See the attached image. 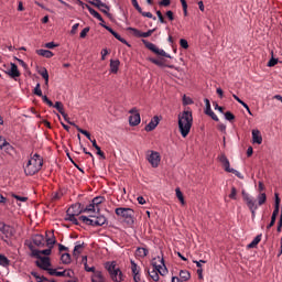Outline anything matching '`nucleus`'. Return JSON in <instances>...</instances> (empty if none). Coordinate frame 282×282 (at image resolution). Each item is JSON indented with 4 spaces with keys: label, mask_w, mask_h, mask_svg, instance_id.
<instances>
[{
    "label": "nucleus",
    "mask_w": 282,
    "mask_h": 282,
    "mask_svg": "<svg viewBox=\"0 0 282 282\" xmlns=\"http://www.w3.org/2000/svg\"><path fill=\"white\" fill-rule=\"evenodd\" d=\"M205 113L206 116H210L215 120V122H219V118L217 117V115H215L213 109H210V100L208 99H205Z\"/></svg>",
    "instance_id": "13"
},
{
    "label": "nucleus",
    "mask_w": 282,
    "mask_h": 282,
    "mask_svg": "<svg viewBox=\"0 0 282 282\" xmlns=\"http://www.w3.org/2000/svg\"><path fill=\"white\" fill-rule=\"evenodd\" d=\"M1 151H4L9 155H12V153H14V148H12V145L7 142L6 145L1 148Z\"/></svg>",
    "instance_id": "30"
},
{
    "label": "nucleus",
    "mask_w": 282,
    "mask_h": 282,
    "mask_svg": "<svg viewBox=\"0 0 282 282\" xmlns=\"http://www.w3.org/2000/svg\"><path fill=\"white\" fill-rule=\"evenodd\" d=\"M86 8H87L88 12H90V14H91L93 17H95V18L98 17V12H97L96 10L91 9V7L86 6Z\"/></svg>",
    "instance_id": "57"
},
{
    "label": "nucleus",
    "mask_w": 282,
    "mask_h": 282,
    "mask_svg": "<svg viewBox=\"0 0 282 282\" xmlns=\"http://www.w3.org/2000/svg\"><path fill=\"white\" fill-rule=\"evenodd\" d=\"M37 72H39V74H41V76H42V78H44V80H47V78H50V73H47V68H42Z\"/></svg>",
    "instance_id": "40"
},
{
    "label": "nucleus",
    "mask_w": 282,
    "mask_h": 282,
    "mask_svg": "<svg viewBox=\"0 0 282 282\" xmlns=\"http://www.w3.org/2000/svg\"><path fill=\"white\" fill-rule=\"evenodd\" d=\"M232 98H235V100H237V102H239V105H242V107H245L248 111V113L250 116H252V111H250V107H248V104H245L243 100H241L239 97H237V95H232Z\"/></svg>",
    "instance_id": "28"
},
{
    "label": "nucleus",
    "mask_w": 282,
    "mask_h": 282,
    "mask_svg": "<svg viewBox=\"0 0 282 282\" xmlns=\"http://www.w3.org/2000/svg\"><path fill=\"white\" fill-rule=\"evenodd\" d=\"M252 142L253 144H261L263 142V137H261V131L252 130Z\"/></svg>",
    "instance_id": "15"
},
{
    "label": "nucleus",
    "mask_w": 282,
    "mask_h": 282,
    "mask_svg": "<svg viewBox=\"0 0 282 282\" xmlns=\"http://www.w3.org/2000/svg\"><path fill=\"white\" fill-rule=\"evenodd\" d=\"M183 105H193V99L191 97L183 96Z\"/></svg>",
    "instance_id": "49"
},
{
    "label": "nucleus",
    "mask_w": 282,
    "mask_h": 282,
    "mask_svg": "<svg viewBox=\"0 0 282 282\" xmlns=\"http://www.w3.org/2000/svg\"><path fill=\"white\" fill-rule=\"evenodd\" d=\"M106 268L109 274H112L113 272H116V270H118V268L116 267V262L107 263Z\"/></svg>",
    "instance_id": "35"
},
{
    "label": "nucleus",
    "mask_w": 282,
    "mask_h": 282,
    "mask_svg": "<svg viewBox=\"0 0 282 282\" xmlns=\"http://www.w3.org/2000/svg\"><path fill=\"white\" fill-rule=\"evenodd\" d=\"M112 281L120 282L122 281V271L117 268L112 273H110Z\"/></svg>",
    "instance_id": "20"
},
{
    "label": "nucleus",
    "mask_w": 282,
    "mask_h": 282,
    "mask_svg": "<svg viewBox=\"0 0 282 282\" xmlns=\"http://www.w3.org/2000/svg\"><path fill=\"white\" fill-rule=\"evenodd\" d=\"M281 206V198H279V194L275 193V207Z\"/></svg>",
    "instance_id": "63"
},
{
    "label": "nucleus",
    "mask_w": 282,
    "mask_h": 282,
    "mask_svg": "<svg viewBox=\"0 0 282 282\" xmlns=\"http://www.w3.org/2000/svg\"><path fill=\"white\" fill-rule=\"evenodd\" d=\"M242 199L243 202H246L249 210L251 212L252 218H254L257 215V208H258L257 203L254 202L252 196L246 193V191H242Z\"/></svg>",
    "instance_id": "5"
},
{
    "label": "nucleus",
    "mask_w": 282,
    "mask_h": 282,
    "mask_svg": "<svg viewBox=\"0 0 282 282\" xmlns=\"http://www.w3.org/2000/svg\"><path fill=\"white\" fill-rule=\"evenodd\" d=\"M137 257L144 259L149 254V250L147 248H138L135 251Z\"/></svg>",
    "instance_id": "26"
},
{
    "label": "nucleus",
    "mask_w": 282,
    "mask_h": 282,
    "mask_svg": "<svg viewBox=\"0 0 282 282\" xmlns=\"http://www.w3.org/2000/svg\"><path fill=\"white\" fill-rule=\"evenodd\" d=\"M79 219L80 221H84V224H87V226H105V224H107V218H105V216H80Z\"/></svg>",
    "instance_id": "4"
},
{
    "label": "nucleus",
    "mask_w": 282,
    "mask_h": 282,
    "mask_svg": "<svg viewBox=\"0 0 282 282\" xmlns=\"http://www.w3.org/2000/svg\"><path fill=\"white\" fill-rule=\"evenodd\" d=\"M83 263H84V265H85L86 272H94V273L96 272L94 267H90V268L87 267V257H84V258H83Z\"/></svg>",
    "instance_id": "42"
},
{
    "label": "nucleus",
    "mask_w": 282,
    "mask_h": 282,
    "mask_svg": "<svg viewBox=\"0 0 282 282\" xmlns=\"http://www.w3.org/2000/svg\"><path fill=\"white\" fill-rule=\"evenodd\" d=\"M129 32H132V34L134 36H137L138 39H141L142 36V31L138 30V29H133V28H128L127 29Z\"/></svg>",
    "instance_id": "37"
},
{
    "label": "nucleus",
    "mask_w": 282,
    "mask_h": 282,
    "mask_svg": "<svg viewBox=\"0 0 282 282\" xmlns=\"http://www.w3.org/2000/svg\"><path fill=\"white\" fill-rule=\"evenodd\" d=\"M41 166H43V159L39 154H34L31 160H29L24 173L26 175H35V173H39L41 171Z\"/></svg>",
    "instance_id": "2"
},
{
    "label": "nucleus",
    "mask_w": 282,
    "mask_h": 282,
    "mask_svg": "<svg viewBox=\"0 0 282 282\" xmlns=\"http://www.w3.org/2000/svg\"><path fill=\"white\" fill-rule=\"evenodd\" d=\"M261 241V235L257 236L251 243L248 245V248H257L259 242Z\"/></svg>",
    "instance_id": "33"
},
{
    "label": "nucleus",
    "mask_w": 282,
    "mask_h": 282,
    "mask_svg": "<svg viewBox=\"0 0 282 282\" xmlns=\"http://www.w3.org/2000/svg\"><path fill=\"white\" fill-rule=\"evenodd\" d=\"M68 213L72 212L75 217H78L83 213V209L80 208V203H76L75 205L70 206L68 209Z\"/></svg>",
    "instance_id": "17"
},
{
    "label": "nucleus",
    "mask_w": 282,
    "mask_h": 282,
    "mask_svg": "<svg viewBox=\"0 0 282 282\" xmlns=\"http://www.w3.org/2000/svg\"><path fill=\"white\" fill-rule=\"evenodd\" d=\"M131 270H132V273L133 274H138V273H140V271H138V264H135V262L134 261H131Z\"/></svg>",
    "instance_id": "52"
},
{
    "label": "nucleus",
    "mask_w": 282,
    "mask_h": 282,
    "mask_svg": "<svg viewBox=\"0 0 282 282\" xmlns=\"http://www.w3.org/2000/svg\"><path fill=\"white\" fill-rule=\"evenodd\" d=\"M31 250V257H35L36 259H41V257H43V254H45V257L52 254V249L48 247V249L45 250H36L34 249V247H30Z\"/></svg>",
    "instance_id": "11"
},
{
    "label": "nucleus",
    "mask_w": 282,
    "mask_h": 282,
    "mask_svg": "<svg viewBox=\"0 0 282 282\" xmlns=\"http://www.w3.org/2000/svg\"><path fill=\"white\" fill-rule=\"evenodd\" d=\"M225 118H226V120L231 121L235 119V115H232V112H230V111H227V112H225Z\"/></svg>",
    "instance_id": "55"
},
{
    "label": "nucleus",
    "mask_w": 282,
    "mask_h": 282,
    "mask_svg": "<svg viewBox=\"0 0 282 282\" xmlns=\"http://www.w3.org/2000/svg\"><path fill=\"white\" fill-rule=\"evenodd\" d=\"M279 63V58L271 57V59L268 62V67H274Z\"/></svg>",
    "instance_id": "47"
},
{
    "label": "nucleus",
    "mask_w": 282,
    "mask_h": 282,
    "mask_svg": "<svg viewBox=\"0 0 282 282\" xmlns=\"http://www.w3.org/2000/svg\"><path fill=\"white\" fill-rule=\"evenodd\" d=\"M268 197L265 196V193H260L258 195V206H263V204L267 202Z\"/></svg>",
    "instance_id": "31"
},
{
    "label": "nucleus",
    "mask_w": 282,
    "mask_h": 282,
    "mask_svg": "<svg viewBox=\"0 0 282 282\" xmlns=\"http://www.w3.org/2000/svg\"><path fill=\"white\" fill-rule=\"evenodd\" d=\"M46 272H48V274H51V276H54V275L56 276L58 271H56V269H50L48 268V269H46Z\"/></svg>",
    "instance_id": "61"
},
{
    "label": "nucleus",
    "mask_w": 282,
    "mask_h": 282,
    "mask_svg": "<svg viewBox=\"0 0 282 282\" xmlns=\"http://www.w3.org/2000/svg\"><path fill=\"white\" fill-rule=\"evenodd\" d=\"M180 45L181 47H183V50H188V41H186L185 39L180 40Z\"/></svg>",
    "instance_id": "48"
},
{
    "label": "nucleus",
    "mask_w": 282,
    "mask_h": 282,
    "mask_svg": "<svg viewBox=\"0 0 282 282\" xmlns=\"http://www.w3.org/2000/svg\"><path fill=\"white\" fill-rule=\"evenodd\" d=\"M82 252H83V245L75 246L73 251L74 257H78V254H80Z\"/></svg>",
    "instance_id": "38"
},
{
    "label": "nucleus",
    "mask_w": 282,
    "mask_h": 282,
    "mask_svg": "<svg viewBox=\"0 0 282 282\" xmlns=\"http://www.w3.org/2000/svg\"><path fill=\"white\" fill-rule=\"evenodd\" d=\"M8 74L9 76H11V78H19V76H21V73L19 72V67L17 66V64H11V69Z\"/></svg>",
    "instance_id": "19"
},
{
    "label": "nucleus",
    "mask_w": 282,
    "mask_h": 282,
    "mask_svg": "<svg viewBox=\"0 0 282 282\" xmlns=\"http://www.w3.org/2000/svg\"><path fill=\"white\" fill-rule=\"evenodd\" d=\"M54 243H56V239H54V238H47L46 239V246L48 248L53 249L54 248Z\"/></svg>",
    "instance_id": "46"
},
{
    "label": "nucleus",
    "mask_w": 282,
    "mask_h": 282,
    "mask_svg": "<svg viewBox=\"0 0 282 282\" xmlns=\"http://www.w3.org/2000/svg\"><path fill=\"white\" fill-rule=\"evenodd\" d=\"M166 17L170 21H174L175 17L173 15V11H167Z\"/></svg>",
    "instance_id": "62"
},
{
    "label": "nucleus",
    "mask_w": 282,
    "mask_h": 282,
    "mask_svg": "<svg viewBox=\"0 0 282 282\" xmlns=\"http://www.w3.org/2000/svg\"><path fill=\"white\" fill-rule=\"evenodd\" d=\"M142 43L145 45V47H148V50H150L151 52H155L158 51V46H155V44L147 41V40H142Z\"/></svg>",
    "instance_id": "27"
},
{
    "label": "nucleus",
    "mask_w": 282,
    "mask_h": 282,
    "mask_svg": "<svg viewBox=\"0 0 282 282\" xmlns=\"http://www.w3.org/2000/svg\"><path fill=\"white\" fill-rule=\"evenodd\" d=\"M89 33V28H85L82 32H80V39H85V36H87V34Z\"/></svg>",
    "instance_id": "58"
},
{
    "label": "nucleus",
    "mask_w": 282,
    "mask_h": 282,
    "mask_svg": "<svg viewBox=\"0 0 282 282\" xmlns=\"http://www.w3.org/2000/svg\"><path fill=\"white\" fill-rule=\"evenodd\" d=\"M32 276H34V279L37 281V282H43V281H47V279L45 276H41L39 275L37 272H31Z\"/></svg>",
    "instance_id": "39"
},
{
    "label": "nucleus",
    "mask_w": 282,
    "mask_h": 282,
    "mask_svg": "<svg viewBox=\"0 0 282 282\" xmlns=\"http://www.w3.org/2000/svg\"><path fill=\"white\" fill-rule=\"evenodd\" d=\"M44 47H47V50H54V47H58V44H55L54 42H48L44 45Z\"/></svg>",
    "instance_id": "53"
},
{
    "label": "nucleus",
    "mask_w": 282,
    "mask_h": 282,
    "mask_svg": "<svg viewBox=\"0 0 282 282\" xmlns=\"http://www.w3.org/2000/svg\"><path fill=\"white\" fill-rule=\"evenodd\" d=\"M102 202H105V197L102 196H97L93 199V204L95 205V207L98 208V206H100V204H102Z\"/></svg>",
    "instance_id": "34"
},
{
    "label": "nucleus",
    "mask_w": 282,
    "mask_h": 282,
    "mask_svg": "<svg viewBox=\"0 0 282 282\" xmlns=\"http://www.w3.org/2000/svg\"><path fill=\"white\" fill-rule=\"evenodd\" d=\"M8 258H6L3 254H0V265H8Z\"/></svg>",
    "instance_id": "50"
},
{
    "label": "nucleus",
    "mask_w": 282,
    "mask_h": 282,
    "mask_svg": "<svg viewBox=\"0 0 282 282\" xmlns=\"http://www.w3.org/2000/svg\"><path fill=\"white\" fill-rule=\"evenodd\" d=\"M2 235H4L7 238L12 237L14 235V229L7 225V227H4V231H2Z\"/></svg>",
    "instance_id": "29"
},
{
    "label": "nucleus",
    "mask_w": 282,
    "mask_h": 282,
    "mask_svg": "<svg viewBox=\"0 0 282 282\" xmlns=\"http://www.w3.org/2000/svg\"><path fill=\"white\" fill-rule=\"evenodd\" d=\"M36 54H39V56H44V58H52V56H54V53L47 50H37Z\"/></svg>",
    "instance_id": "24"
},
{
    "label": "nucleus",
    "mask_w": 282,
    "mask_h": 282,
    "mask_svg": "<svg viewBox=\"0 0 282 282\" xmlns=\"http://www.w3.org/2000/svg\"><path fill=\"white\" fill-rule=\"evenodd\" d=\"M83 213H100V207H97L94 203L83 209Z\"/></svg>",
    "instance_id": "25"
},
{
    "label": "nucleus",
    "mask_w": 282,
    "mask_h": 282,
    "mask_svg": "<svg viewBox=\"0 0 282 282\" xmlns=\"http://www.w3.org/2000/svg\"><path fill=\"white\" fill-rule=\"evenodd\" d=\"M91 282H105V276L102 275V272L95 271L91 276Z\"/></svg>",
    "instance_id": "22"
},
{
    "label": "nucleus",
    "mask_w": 282,
    "mask_h": 282,
    "mask_svg": "<svg viewBox=\"0 0 282 282\" xmlns=\"http://www.w3.org/2000/svg\"><path fill=\"white\" fill-rule=\"evenodd\" d=\"M230 199H237V188L231 187V193L229 194Z\"/></svg>",
    "instance_id": "54"
},
{
    "label": "nucleus",
    "mask_w": 282,
    "mask_h": 282,
    "mask_svg": "<svg viewBox=\"0 0 282 282\" xmlns=\"http://www.w3.org/2000/svg\"><path fill=\"white\" fill-rule=\"evenodd\" d=\"M159 6H163L164 8H169L171 6V0H161Z\"/></svg>",
    "instance_id": "56"
},
{
    "label": "nucleus",
    "mask_w": 282,
    "mask_h": 282,
    "mask_svg": "<svg viewBox=\"0 0 282 282\" xmlns=\"http://www.w3.org/2000/svg\"><path fill=\"white\" fill-rule=\"evenodd\" d=\"M155 29L149 30L148 32H141V39H149L153 34Z\"/></svg>",
    "instance_id": "43"
},
{
    "label": "nucleus",
    "mask_w": 282,
    "mask_h": 282,
    "mask_svg": "<svg viewBox=\"0 0 282 282\" xmlns=\"http://www.w3.org/2000/svg\"><path fill=\"white\" fill-rule=\"evenodd\" d=\"M116 215L123 219L124 223L128 224V226H132L134 224L133 216L135 215V212L131 208H124L119 207L115 210Z\"/></svg>",
    "instance_id": "3"
},
{
    "label": "nucleus",
    "mask_w": 282,
    "mask_h": 282,
    "mask_svg": "<svg viewBox=\"0 0 282 282\" xmlns=\"http://www.w3.org/2000/svg\"><path fill=\"white\" fill-rule=\"evenodd\" d=\"M53 107L57 109V111L61 113V116H63L66 122H69V117L67 116V113H65V108L63 107V102L56 101Z\"/></svg>",
    "instance_id": "14"
},
{
    "label": "nucleus",
    "mask_w": 282,
    "mask_h": 282,
    "mask_svg": "<svg viewBox=\"0 0 282 282\" xmlns=\"http://www.w3.org/2000/svg\"><path fill=\"white\" fill-rule=\"evenodd\" d=\"M160 124V118L158 116L153 117V119L147 124L145 131H153L155 127Z\"/></svg>",
    "instance_id": "16"
},
{
    "label": "nucleus",
    "mask_w": 282,
    "mask_h": 282,
    "mask_svg": "<svg viewBox=\"0 0 282 282\" xmlns=\"http://www.w3.org/2000/svg\"><path fill=\"white\" fill-rule=\"evenodd\" d=\"M152 265L156 269L161 276H166V274H169V269H166V264H164V259H161L160 257L155 258L152 261Z\"/></svg>",
    "instance_id": "7"
},
{
    "label": "nucleus",
    "mask_w": 282,
    "mask_h": 282,
    "mask_svg": "<svg viewBox=\"0 0 282 282\" xmlns=\"http://www.w3.org/2000/svg\"><path fill=\"white\" fill-rule=\"evenodd\" d=\"M33 243L39 248H43V246H45V238L43 237V235H35L33 237Z\"/></svg>",
    "instance_id": "18"
},
{
    "label": "nucleus",
    "mask_w": 282,
    "mask_h": 282,
    "mask_svg": "<svg viewBox=\"0 0 282 282\" xmlns=\"http://www.w3.org/2000/svg\"><path fill=\"white\" fill-rule=\"evenodd\" d=\"M12 197H14V199H18V202H25L28 199V197H22L15 194H12Z\"/></svg>",
    "instance_id": "59"
},
{
    "label": "nucleus",
    "mask_w": 282,
    "mask_h": 282,
    "mask_svg": "<svg viewBox=\"0 0 282 282\" xmlns=\"http://www.w3.org/2000/svg\"><path fill=\"white\" fill-rule=\"evenodd\" d=\"M129 113H131L132 116L129 117V124L130 127H138V124H140V112H138V108H132L131 110H129Z\"/></svg>",
    "instance_id": "9"
},
{
    "label": "nucleus",
    "mask_w": 282,
    "mask_h": 282,
    "mask_svg": "<svg viewBox=\"0 0 282 282\" xmlns=\"http://www.w3.org/2000/svg\"><path fill=\"white\" fill-rule=\"evenodd\" d=\"M154 54H158L159 56H165V58H171V55L166 54L164 50L156 48Z\"/></svg>",
    "instance_id": "45"
},
{
    "label": "nucleus",
    "mask_w": 282,
    "mask_h": 282,
    "mask_svg": "<svg viewBox=\"0 0 282 282\" xmlns=\"http://www.w3.org/2000/svg\"><path fill=\"white\" fill-rule=\"evenodd\" d=\"M148 273H149V276L154 281H160V273L158 272V269L155 267H152V269H149Z\"/></svg>",
    "instance_id": "21"
},
{
    "label": "nucleus",
    "mask_w": 282,
    "mask_h": 282,
    "mask_svg": "<svg viewBox=\"0 0 282 282\" xmlns=\"http://www.w3.org/2000/svg\"><path fill=\"white\" fill-rule=\"evenodd\" d=\"M33 94H35V96H43V91L41 90V84H36Z\"/></svg>",
    "instance_id": "44"
},
{
    "label": "nucleus",
    "mask_w": 282,
    "mask_h": 282,
    "mask_svg": "<svg viewBox=\"0 0 282 282\" xmlns=\"http://www.w3.org/2000/svg\"><path fill=\"white\" fill-rule=\"evenodd\" d=\"M180 276L183 281H188V279H191V273L188 271L181 270Z\"/></svg>",
    "instance_id": "36"
},
{
    "label": "nucleus",
    "mask_w": 282,
    "mask_h": 282,
    "mask_svg": "<svg viewBox=\"0 0 282 282\" xmlns=\"http://www.w3.org/2000/svg\"><path fill=\"white\" fill-rule=\"evenodd\" d=\"M218 160H219V162H221V164L225 167V171H227V173H234V175H236L240 180H243V175H241V173H239V171H237L235 169H230V161H228V158H226V154H221L218 158Z\"/></svg>",
    "instance_id": "6"
},
{
    "label": "nucleus",
    "mask_w": 282,
    "mask_h": 282,
    "mask_svg": "<svg viewBox=\"0 0 282 282\" xmlns=\"http://www.w3.org/2000/svg\"><path fill=\"white\" fill-rule=\"evenodd\" d=\"M175 193L178 202H181V204L184 206V204H186V202L184 200V194H182V191L180 188H176Z\"/></svg>",
    "instance_id": "32"
},
{
    "label": "nucleus",
    "mask_w": 282,
    "mask_h": 282,
    "mask_svg": "<svg viewBox=\"0 0 282 282\" xmlns=\"http://www.w3.org/2000/svg\"><path fill=\"white\" fill-rule=\"evenodd\" d=\"M61 259H62V262L66 264L72 262V257L69 256V253L62 254Z\"/></svg>",
    "instance_id": "41"
},
{
    "label": "nucleus",
    "mask_w": 282,
    "mask_h": 282,
    "mask_svg": "<svg viewBox=\"0 0 282 282\" xmlns=\"http://www.w3.org/2000/svg\"><path fill=\"white\" fill-rule=\"evenodd\" d=\"M64 276L68 279H74V271L72 270H64Z\"/></svg>",
    "instance_id": "51"
},
{
    "label": "nucleus",
    "mask_w": 282,
    "mask_h": 282,
    "mask_svg": "<svg viewBox=\"0 0 282 282\" xmlns=\"http://www.w3.org/2000/svg\"><path fill=\"white\" fill-rule=\"evenodd\" d=\"M37 259L39 260L35 263L37 268H41L42 270H47L52 265L48 257H40Z\"/></svg>",
    "instance_id": "12"
},
{
    "label": "nucleus",
    "mask_w": 282,
    "mask_h": 282,
    "mask_svg": "<svg viewBox=\"0 0 282 282\" xmlns=\"http://www.w3.org/2000/svg\"><path fill=\"white\" fill-rule=\"evenodd\" d=\"M120 67V61L118 59H111L110 61V72L112 74H118V68Z\"/></svg>",
    "instance_id": "23"
},
{
    "label": "nucleus",
    "mask_w": 282,
    "mask_h": 282,
    "mask_svg": "<svg viewBox=\"0 0 282 282\" xmlns=\"http://www.w3.org/2000/svg\"><path fill=\"white\" fill-rule=\"evenodd\" d=\"M282 229V216H280V220L278 223V232H281Z\"/></svg>",
    "instance_id": "64"
},
{
    "label": "nucleus",
    "mask_w": 282,
    "mask_h": 282,
    "mask_svg": "<svg viewBox=\"0 0 282 282\" xmlns=\"http://www.w3.org/2000/svg\"><path fill=\"white\" fill-rule=\"evenodd\" d=\"M191 127H193V112L185 110L178 113V130L183 138L191 133Z\"/></svg>",
    "instance_id": "1"
},
{
    "label": "nucleus",
    "mask_w": 282,
    "mask_h": 282,
    "mask_svg": "<svg viewBox=\"0 0 282 282\" xmlns=\"http://www.w3.org/2000/svg\"><path fill=\"white\" fill-rule=\"evenodd\" d=\"M148 162L153 169H158L161 162L160 152L151 151V153L148 155Z\"/></svg>",
    "instance_id": "8"
},
{
    "label": "nucleus",
    "mask_w": 282,
    "mask_h": 282,
    "mask_svg": "<svg viewBox=\"0 0 282 282\" xmlns=\"http://www.w3.org/2000/svg\"><path fill=\"white\" fill-rule=\"evenodd\" d=\"M88 3H90L91 6H95V8H98V10H100V12H102L104 14H107L109 18H111V13L109 12L108 6L102 3V1L93 0V1H88Z\"/></svg>",
    "instance_id": "10"
},
{
    "label": "nucleus",
    "mask_w": 282,
    "mask_h": 282,
    "mask_svg": "<svg viewBox=\"0 0 282 282\" xmlns=\"http://www.w3.org/2000/svg\"><path fill=\"white\" fill-rule=\"evenodd\" d=\"M156 17H159L160 23H164V15H162V11H156Z\"/></svg>",
    "instance_id": "60"
}]
</instances>
